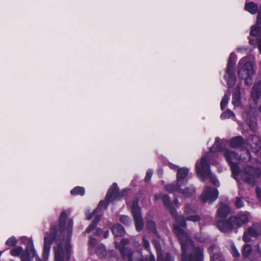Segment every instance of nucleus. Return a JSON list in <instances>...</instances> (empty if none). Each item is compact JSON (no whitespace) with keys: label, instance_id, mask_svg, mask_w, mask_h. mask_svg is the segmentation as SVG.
<instances>
[{"label":"nucleus","instance_id":"obj_1","mask_svg":"<svg viewBox=\"0 0 261 261\" xmlns=\"http://www.w3.org/2000/svg\"><path fill=\"white\" fill-rule=\"evenodd\" d=\"M243 152L239 156L238 153L224 149L222 152L231 166L232 176L238 182L243 181L252 186L256 179L261 176V163L256 159L250 160V152L245 149L241 150Z\"/></svg>","mask_w":261,"mask_h":261},{"label":"nucleus","instance_id":"obj_2","mask_svg":"<svg viewBox=\"0 0 261 261\" xmlns=\"http://www.w3.org/2000/svg\"><path fill=\"white\" fill-rule=\"evenodd\" d=\"M184 215L186 218L179 216L175 218L176 223L173 226L174 232L181 245L182 260L202 261L203 257V249L194 247L191 240L182 229L187 226L186 220L197 222L200 220V217L195 214L194 209L190 204L185 206Z\"/></svg>","mask_w":261,"mask_h":261},{"label":"nucleus","instance_id":"obj_3","mask_svg":"<svg viewBox=\"0 0 261 261\" xmlns=\"http://www.w3.org/2000/svg\"><path fill=\"white\" fill-rule=\"evenodd\" d=\"M251 219L250 214L248 212H241L231 216L227 220H219L217 226L223 232L231 231L233 228H238L245 226Z\"/></svg>","mask_w":261,"mask_h":261},{"label":"nucleus","instance_id":"obj_4","mask_svg":"<svg viewBox=\"0 0 261 261\" xmlns=\"http://www.w3.org/2000/svg\"><path fill=\"white\" fill-rule=\"evenodd\" d=\"M238 68L239 76L245 80L246 85H251L252 76L254 74L255 71L250 59L247 57L242 58L239 62Z\"/></svg>","mask_w":261,"mask_h":261},{"label":"nucleus","instance_id":"obj_5","mask_svg":"<svg viewBox=\"0 0 261 261\" xmlns=\"http://www.w3.org/2000/svg\"><path fill=\"white\" fill-rule=\"evenodd\" d=\"M129 240L124 238L122 239L120 243H115V247L118 249L124 259L128 261H144L141 258V254L139 252H132L130 249L124 246L128 245ZM145 261H155L154 257L150 256L149 259Z\"/></svg>","mask_w":261,"mask_h":261},{"label":"nucleus","instance_id":"obj_6","mask_svg":"<svg viewBox=\"0 0 261 261\" xmlns=\"http://www.w3.org/2000/svg\"><path fill=\"white\" fill-rule=\"evenodd\" d=\"M205 158H202L199 162L196 164V172L198 175L204 181L206 178H210L211 182L214 186L218 185V181L216 177L210 171V166L207 162L204 161Z\"/></svg>","mask_w":261,"mask_h":261},{"label":"nucleus","instance_id":"obj_7","mask_svg":"<svg viewBox=\"0 0 261 261\" xmlns=\"http://www.w3.org/2000/svg\"><path fill=\"white\" fill-rule=\"evenodd\" d=\"M189 169L187 168H181L177 170L176 180L171 184L165 186V190L170 193L174 192L185 185L187 182V177L189 173Z\"/></svg>","mask_w":261,"mask_h":261},{"label":"nucleus","instance_id":"obj_8","mask_svg":"<svg viewBox=\"0 0 261 261\" xmlns=\"http://www.w3.org/2000/svg\"><path fill=\"white\" fill-rule=\"evenodd\" d=\"M118 195V187L116 183H114L108 191L106 196V201H101L99 202L96 209L92 212V215H96L97 214H100L101 217V210L103 208H106L108 203L116 199Z\"/></svg>","mask_w":261,"mask_h":261},{"label":"nucleus","instance_id":"obj_9","mask_svg":"<svg viewBox=\"0 0 261 261\" xmlns=\"http://www.w3.org/2000/svg\"><path fill=\"white\" fill-rule=\"evenodd\" d=\"M67 216V213L66 211H63L61 213L59 218V227L60 231L64 236H66L68 239L72 233L73 221L71 219H69L66 222Z\"/></svg>","mask_w":261,"mask_h":261},{"label":"nucleus","instance_id":"obj_10","mask_svg":"<svg viewBox=\"0 0 261 261\" xmlns=\"http://www.w3.org/2000/svg\"><path fill=\"white\" fill-rule=\"evenodd\" d=\"M235 62V55L231 53L228 59L226 75H225V78L227 80V84L229 87H232L236 83V76L233 71Z\"/></svg>","mask_w":261,"mask_h":261},{"label":"nucleus","instance_id":"obj_11","mask_svg":"<svg viewBox=\"0 0 261 261\" xmlns=\"http://www.w3.org/2000/svg\"><path fill=\"white\" fill-rule=\"evenodd\" d=\"M221 144L220 140L219 138H216L213 146L210 148V152L207 153L205 156L203 157L205 158L204 161L205 162L207 163L210 162L212 165H216L218 163V161L216 160L217 156L215 154H214L213 153L221 150Z\"/></svg>","mask_w":261,"mask_h":261},{"label":"nucleus","instance_id":"obj_12","mask_svg":"<svg viewBox=\"0 0 261 261\" xmlns=\"http://www.w3.org/2000/svg\"><path fill=\"white\" fill-rule=\"evenodd\" d=\"M132 209L136 229L138 231H140L143 228L144 223L141 215L140 208L137 201H133Z\"/></svg>","mask_w":261,"mask_h":261},{"label":"nucleus","instance_id":"obj_13","mask_svg":"<svg viewBox=\"0 0 261 261\" xmlns=\"http://www.w3.org/2000/svg\"><path fill=\"white\" fill-rule=\"evenodd\" d=\"M69 245L68 243H66L64 249L63 245L60 244L55 249V261H64V256L66 254L67 259H69Z\"/></svg>","mask_w":261,"mask_h":261},{"label":"nucleus","instance_id":"obj_14","mask_svg":"<svg viewBox=\"0 0 261 261\" xmlns=\"http://www.w3.org/2000/svg\"><path fill=\"white\" fill-rule=\"evenodd\" d=\"M218 196V191L217 190L210 187H206L201 195V199L204 202L207 201L212 202L217 198Z\"/></svg>","mask_w":261,"mask_h":261},{"label":"nucleus","instance_id":"obj_15","mask_svg":"<svg viewBox=\"0 0 261 261\" xmlns=\"http://www.w3.org/2000/svg\"><path fill=\"white\" fill-rule=\"evenodd\" d=\"M154 198L156 199L161 198L162 200L164 205L169 210L171 214H172L173 216L175 214V210L172 206V202L171 201L168 195L165 194H160L158 196L155 195L154 196Z\"/></svg>","mask_w":261,"mask_h":261},{"label":"nucleus","instance_id":"obj_16","mask_svg":"<svg viewBox=\"0 0 261 261\" xmlns=\"http://www.w3.org/2000/svg\"><path fill=\"white\" fill-rule=\"evenodd\" d=\"M55 236V234L54 235ZM55 239L54 236H45L44 237L43 258L44 260L47 259L50 250V246L53 241Z\"/></svg>","mask_w":261,"mask_h":261},{"label":"nucleus","instance_id":"obj_17","mask_svg":"<svg viewBox=\"0 0 261 261\" xmlns=\"http://www.w3.org/2000/svg\"><path fill=\"white\" fill-rule=\"evenodd\" d=\"M158 253V261H172V258L168 253H162L160 244L156 242H154Z\"/></svg>","mask_w":261,"mask_h":261},{"label":"nucleus","instance_id":"obj_18","mask_svg":"<svg viewBox=\"0 0 261 261\" xmlns=\"http://www.w3.org/2000/svg\"><path fill=\"white\" fill-rule=\"evenodd\" d=\"M251 97L254 101L261 97V81L255 84L251 91Z\"/></svg>","mask_w":261,"mask_h":261},{"label":"nucleus","instance_id":"obj_19","mask_svg":"<svg viewBox=\"0 0 261 261\" xmlns=\"http://www.w3.org/2000/svg\"><path fill=\"white\" fill-rule=\"evenodd\" d=\"M92 218H93V220H92L91 224L86 229V231L87 232H91L94 228L97 223L101 219L100 215L97 214L96 215H93L92 213H91L89 216L87 215V220H90Z\"/></svg>","mask_w":261,"mask_h":261},{"label":"nucleus","instance_id":"obj_20","mask_svg":"<svg viewBox=\"0 0 261 261\" xmlns=\"http://www.w3.org/2000/svg\"><path fill=\"white\" fill-rule=\"evenodd\" d=\"M215 251V253L211 257V261H224L222 255L218 253V249L215 246H211L208 248V251L213 253Z\"/></svg>","mask_w":261,"mask_h":261},{"label":"nucleus","instance_id":"obj_21","mask_svg":"<svg viewBox=\"0 0 261 261\" xmlns=\"http://www.w3.org/2000/svg\"><path fill=\"white\" fill-rule=\"evenodd\" d=\"M218 215L220 218L226 217L230 213V210L227 205L221 203L218 209Z\"/></svg>","mask_w":261,"mask_h":261},{"label":"nucleus","instance_id":"obj_22","mask_svg":"<svg viewBox=\"0 0 261 261\" xmlns=\"http://www.w3.org/2000/svg\"><path fill=\"white\" fill-rule=\"evenodd\" d=\"M195 188L193 186H189L184 190L182 189L181 187L176 192L182 194L186 197H189L192 196L195 193Z\"/></svg>","mask_w":261,"mask_h":261},{"label":"nucleus","instance_id":"obj_23","mask_svg":"<svg viewBox=\"0 0 261 261\" xmlns=\"http://www.w3.org/2000/svg\"><path fill=\"white\" fill-rule=\"evenodd\" d=\"M246 231L251 237H256L261 233V228L257 225L253 224L251 227H249Z\"/></svg>","mask_w":261,"mask_h":261},{"label":"nucleus","instance_id":"obj_24","mask_svg":"<svg viewBox=\"0 0 261 261\" xmlns=\"http://www.w3.org/2000/svg\"><path fill=\"white\" fill-rule=\"evenodd\" d=\"M112 231L115 237H121L125 233L124 228L120 224L114 225L112 228Z\"/></svg>","mask_w":261,"mask_h":261},{"label":"nucleus","instance_id":"obj_25","mask_svg":"<svg viewBox=\"0 0 261 261\" xmlns=\"http://www.w3.org/2000/svg\"><path fill=\"white\" fill-rule=\"evenodd\" d=\"M244 143L243 138L240 136H238L232 138L230 141V146L232 148H238L241 147Z\"/></svg>","mask_w":261,"mask_h":261},{"label":"nucleus","instance_id":"obj_26","mask_svg":"<svg viewBox=\"0 0 261 261\" xmlns=\"http://www.w3.org/2000/svg\"><path fill=\"white\" fill-rule=\"evenodd\" d=\"M245 9L251 14H254L256 13L258 10V5L253 2L246 3L245 6Z\"/></svg>","mask_w":261,"mask_h":261},{"label":"nucleus","instance_id":"obj_27","mask_svg":"<svg viewBox=\"0 0 261 261\" xmlns=\"http://www.w3.org/2000/svg\"><path fill=\"white\" fill-rule=\"evenodd\" d=\"M95 253L100 258H103L107 255L106 248L104 245L101 244L98 245L96 247Z\"/></svg>","mask_w":261,"mask_h":261},{"label":"nucleus","instance_id":"obj_28","mask_svg":"<svg viewBox=\"0 0 261 261\" xmlns=\"http://www.w3.org/2000/svg\"><path fill=\"white\" fill-rule=\"evenodd\" d=\"M232 103L234 107H239L241 105L239 89H237L236 92L233 95Z\"/></svg>","mask_w":261,"mask_h":261},{"label":"nucleus","instance_id":"obj_29","mask_svg":"<svg viewBox=\"0 0 261 261\" xmlns=\"http://www.w3.org/2000/svg\"><path fill=\"white\" fill-rule=\"evenodd\" d=\"M22 252V248L21 247L18 246L11 250V254L14 256H18L20 255L21 257L22 255H23L25 257V258L29 257V256H26L24 254H23Z\"/></svg>","mask_w":261,"mask_h":261},{"label":"nucleus","instance_id":"obj_30","mask_svg":"<svg viewBox=\"0 0 261 261\" xmlns=\"http://www.w3.org/2000/svg\"><path fill=\"white\" fill-rule=\"evenodd\" d=\"M229 96L230 93L229 92H227L225 94L224 96L222 98L220 103L222 110H223L226 106L229 99Z\"/></svg>","mask_w":261,"mask_h":261},{"label":"nucleus","instance_id":"obj_31","mask_svg":"<svg viewBox=\"0 0 261 261\" xmlns=\"http://www.w3.org/2000/svg\"><path fill=\"white\" fill-rule=\"evenodd\" d=\"M70 193L73 195H83L85 194V189L81 187H76L70 191Z\"/></svg>","mask_w":261,"mask_h":261},{"label":"nucleus","instance_id":"obj_32","mask_svg":"<svg viewBox=\"0 0 261 261\" xmlns=\"http://www.w3.org/2000/svg\"><path fill=\"white\" fill-rule=\"evenodd\" d=\"M260 32H261V26L260 24H257V23L254 26H253L251 28L250 35L253 36L257 35Z\"/></svg>","mask_w":261,"mask_h":261},{"label":"nucleus","instance_id":"obj_33","mask_svg":"<svg viewBox=\"0 0 261 261\" xmlns=\"http://www.w3.org/2000/svg\"><path fill=\"white\" fill-rule=\"evenodd\" d=\"M252 248L250 245L248 244H245L244 245L243 250H242V254L244 256H248L251 253Z\"/></svg>","mask_w":261,"mask_h":261},{"label":"nucleus","instance_id":"obj_34","mask_svg":"<svg viewBox=\"0 0 261 261\" xmlns=\"http://www.w3.org/2000/svg\"><path fill=\"white\" fill-rule=\"evenodd\" d=\"M234 116V115L233 112L228 110L221 114V118L223 119H225L230 118Z\"/></svg>","mask_w":261,"mask_h":261},{"label":"nucleus","instance_id":"obj_35","mask_svg":"<svg viewBox=\"0 0 261 261\" xmlns=\"http://www.w3.org/2000/svg\"><path fill=\"white\" fill-rule=\"evenodd\" d=\"M119 220L122 223L126 225H129L131 223L130 219L126 216H121Z\"/></svg>","mask_w":261,"mask_h":261},{"label":"nucleus","instance_id":"obj_36","mask_svg":"<svg viewBox=\"0 0 261 261\" xmlns=\"http://www.w3.org/2000/svg\"><path fill=\"white\" fill-rule=\"evenodd\" d=\"M17 243L16 238L14 237L10 238L6 242V244L9 246H13L15 245Z\"/></svg>","mask_w":261,"mask_h":261},{"label":"nucleus","instance_id":"obj_37","mask_svg":"<svg viewBox=\"0 0 261 261\" xmlns=\"http://www.w3.org/2000/svg\"><path fill=\"white\" fill-rule=\"evenodd\" d=\"M30 248V253L32 252L33 254V256L35 257L36 261H41V259L39 258V257L37 255L36 251L35 250V249L32 245H31L29 248H28V250Z\"/></svg>","mask_w":261,"mask_h":261},{"label":"nucleus","instance_id":"obj_38","mask_svg":"<svg viewBox=\"0 0 261 261\" xmlns=\"http://www.w3.org/2000/svg\"><path fill=\"white\" fill-rule=\"evenodd\" d=\"M146 226L148 228V229H149L151 231H155L156 227H155V224L154 223V222H153L152 221H148L147 222Z\"/></svg>","mask_w":261,"mask_h":261},{"label":"nucleus","instance_id":"obj_39","mask_svg":"<svg viewBox=\"0 0 261 261\" xmlns=\"http://www.w3.org/2000/svg\"><path fill=\"white\" fill-rule=\"evenodd\" d=\"M247 123H248V125H249V127L250 128V129L253 132H255L256 131L257 124H256V122L255 121L253 120L250 123L247 122Z\"/></svg>","mask_w":261,"mask_h":261},{"label":"nucleus","instance_id":"obj_40","mask_svg":"<svg viewBox=\"0 0 261 261\" xmlns=\"http://www.w3.org/2000/svg\"><path fill=\"white\" fill-rule=\"evenodd\" d=\"M152 173H153V171L152 170H150V169H148L147 172H146V176L145 177V181L146 182H148L150 180V179H151V177L152 176Z\"/></svg>","mask_w":261,"mask_h":261},{"label":"nucleus","instance_id":"obj_41","mask_svg":"<svg viewBox=\"0 0 261 261\" xmlns=\"http://www.w3.org/2000/svg\"><path fill=\"white\" fill-rule=\"evenodd\" d=\"M235 204H236V206L238 208H241V207H243L244 204L243 200L240 198H238V197H237L236 198Z\"/></svg>","mask_w":261,"mask_h":261},{"label":"nucleus","instance_id":"obj_42","mask_svg":"<svg viewBox=\"0 0 261 261\" xmlns=\"http://www.w3.org/2000/svg\"><path fill=\"white\" fill-rule=\"evenodd\" d=\"M251 236H250L246 231H245L243 236V240L245 242H250L251 240Z\"/></svg>","mask_w":261,"mask_h":261},{"label":"nucleus","instance_id":"obj_43","mask_svg":"<svg viewBox=\"0 0 261 261\" xmlns=\"http://www.w3.org/2000/svg\"><path fill=\"white\" fill-rule=\"evenodd\" d=\"M97 243V241L96 239L90 238L89 239V249H92V247H94Z\"/></svg>","mask_w":261,"mask_h":261},{"label":"nucleus","instance_id":"obj_44","mask_svg":"<svg viewBox=\"0 0 261 261\" xmlns=\"http://www.w3.org/2000/svg\"><path fill=\"white\" fill-rule=\"evenodd\" d=\"M231 253L233 256L234 257H238L240 255V253L239 251L237 250V249L233 246L231 248Z\"/></svg>","mask_w":261,"mask_h":261},{"label":"nucleus","instance_id":"obj_45","mask_svg":"<svg viewBox=\"0 0 261 261\" xmlns=\"http://www.w3.org/2000/svg\"><path fill=\"white\" fill-rule=\"evenodd\" d=\"M143 246L145 248L147 249L149 247V242L145 238H143Z\"/></svg>","mask_w":261,"mask_h":261},{"label":"nucleus","instance_id":"obj_46","mask_svg":"<svg viewBox=\"0 0 261 261\" xmlns=\"http://www.w3.org/2000/svg\"><path fill=\"white\" fill-rule=\"evenodd\" d=\"M256 23L257 24H261V11H259L258 15L257 16V21Z\"/></svg>","mask_w":261,"mask_h":261},{"label":"nucleus","instance_id":"obj_47","mask_svg":"<svg viewBox=\"0 0 261 261\" xmlns=\"http://www.w3.org/2000/svg\"><path fill=\"white\" fill-rule=\"evenodd\" d=\"M169 166L170 167V168H171V169H173V170H178V167L173 164H171V163H170L169 164Z\"/></svg>","mask_w":261,"mask_h":261},{"label":"nucleus","instance_id":"obj_48","mask_svg":"<svg viewBox=\"0 0 261 261\" xmlns=\"http://www.w3.org/2000/svg\"><path fill=\"white\" fill-rule=\"evenodd\" d=\"M174 204L176 206H178L179 205V201L178 199L176 198L174 199L173 202H172V204Z\"/></svg>","mask_w":261,"mask_h":261},{"label":"nucleus","instance_id":"obj_49","mask_svg":"<svg viewBox=\"0 0 261 261\" xmlns=\"http://www.w3.org/2000/svg\"><path fill=\"white\" fill-rule=\"evenodd\" d=\"M21 261H31L29 257L25 258L23 255L21 256Z\"/></svg>","mask_w":261,"mask_h":261},{"label":"nucleus","instance_id":"obj_50","mask_svg":"<svg viewBox=\"0 0 261 261\" xmlns=\"http://www.w3.org/2000/svg\"><path fill=\"white\" fill-rule=\"evenodd\" d=\"M109 234V231H106L103 233V237L104 238L106 239L108 238Z\"/></svg>","mask_w":261,"mask_h":261},{"label":"nucleus","instance_id":"obj_51","mask_svg":"<svg viewBox=\"0 0 261 261\" xmlns=\"http://www.w3.org/2000/svg\"><path fill=\"white\" fill-rule=\"evenodd\" d=\"M195 238L200 242H203L204 241V239L201 238H198L197 236H195Z\"/></svg>","mask_w":261,"mask_h":261},{"label":"nucleus","instance_id":"obj_52","mask_svg":"<svg viewBox=\"0 0 261 261\" xmlns=\"http://www.w3.org/2000/svg\"><path fill=\"white\" fill-rule=\"evenodd\" d=\"M101 232V230L100 229H97L96 230V233L98 234V235H100V233Z\"/></svg>","mask_w":261,"mask_h":261},{"label":"nucleus","instance_id":"obj_53","mask_svg":"<svg viewBox=\"0 0 261 261\" xmlns=\"http://www.w3.org/2000/svg\"><path fill=\"white\" fill-rule=\"evenodd\" d=\"M256 192L257 193V195H258V198H259V200L261 201V195H259V194L258 193V192L257 191V189H256Z\"/></svg>","mask_w":261,"mask_h":261},{"label":"nucleus","instance_id":"obj_54","mask_svg":"<svg viewBox=\"0 0 261 261\" xmlns=\"http://www.w3.org/2000/svg\"><path fill=\"white\" fill-rule=\"evenodd\" d=\"M258 48L260 51V53H261V43H260L258 45Z\"/></svg>","mask_w":261,"mask_h":261},{"label":"nucleus","instance_id":"obj_55","mask_svg":"<svg viewBox=\"0 0 261 261\" xmlns=\"http://www.w3.org/2000/svg\"><path fill=\"white\" fill-rule=\"evenodd\" d=\"M259 111L261 113V106H260V108H259Z\"/></svg>","mask_w":261,"mask_h":261},{"label":"nucleus","instance_id":"obj_56","mask_svg":"<svg viewBox=\"0 0 261 261\" xmlns=\"http://www.w3.org/2000/svg\"><path fill=\"white\" fill-rule=\"evenodd\" d=\"M9 261H14V260H9Z\"/></svg>","mask_w":261,"mask_h":261}]
</instances>
